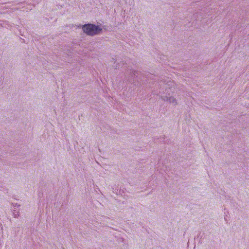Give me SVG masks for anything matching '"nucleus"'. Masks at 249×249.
Masks as SVG:
<instances>
[{"mask_svg":"<svg viewBox=\"0 0 249 249\" xmlns=\"http://www.w3.org/2000/svg\"><path fill=\"white\" fill-rule=\"evenodd\" d=\"M82 29L85 33L91 36L100 34L102 30L99 26L90 23L84 25Z\"/></svg>","mask_w":249,"mask_h":249,"instance_id":"nucleus-1","label":"nucleus"},{"mask_svg":"<svg viewBox=\"0 0 249 249\" xmlns=\"http://www.w3.org/2000/svg\"><path fill=\"white\" fill-rule=\"evenodd\" d=\"M162 98L164 100L169 101L170 103H172L174 105H176L177 103L175 98L174 97L170 96L169 94L168 95H166L165 96H163Z\"/></svg>","mask_w":249,"mask_h":249,"instance_id":"nucleus-2","label":"nucleus"},{"mask_svg":"<svg viewBox=\"0 0 249 249\" xmlns=\"http://www.w3.org/2000/svg\"><path fill=\"white\" fill-rule=\"evenodd\" d=\"M127 74H128V75H130L131 77H133V75L138 76V72L131 69L130 70L127 71Z\"/></svg>","mask_w":249,"mask_h":249,"instance_id":"nucleus-3","label":"nucleus"},{"mask_svg":"<svg viewBox=\"0 0 249 249\" xmlns=\"http://www.w3.org/2000/svg\"><path fill=\"white\" fill-rule=\"evenodd\" d=\"M166 89L169 88V89H171L172 87H170V86H172V85L174 86V83H173L172 82H170V81H168L166 84Z\"/></svg>","mask_w":249,"mask_h":249,"instance_id":"nucleus-4","label":"nucleus"}]
</instances>
